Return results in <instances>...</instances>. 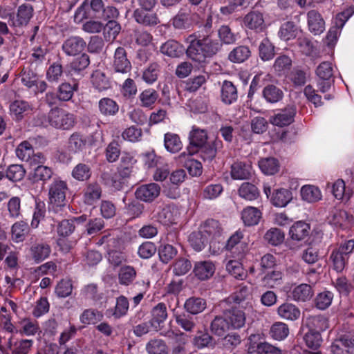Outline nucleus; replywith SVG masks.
<instances>
[{"label": "nucleus", "instance_id": "1", "mask_svg": "<svg viewBox=\"0 0 354 354\" xmlns=\"http://www.w3.org/2000/svg\"><path fill=\"white\" fill-rule=\"evenodd\" d=\"M218 35L220 41L214 38L212 16L209 15L205 21L198 26V30L187 37L186 41L189 44L187 56L196 62L204 63L221 50L223 44H232L236 39L231 28L226 25L219 28Z\"/></svg>", "mask_w": 354, "mask_h": 354}, {"label": "nucleus", "instance_id": "2", "mask_svg": "<svg viewBox=\"0 0 354 354\" xmlns=\"http://www.w3.org/2000/svg\"><path fill=\"white\" fill-rule=\"evenodd\" d=\"M118 142L112 140V162L120 158L117 171L112 176V187L121 190L124 186L127 187L128 178L131 172L133 157L128 152H121Z\"/></svg>", "mask_w": 354, "mask_h": 354}, {"label": "nucleus", "instance_id": "3", "mask_svg": "<svg viewBox=\"0 0 354 354\" xmlns=\"http://www.w3.org/2000/svg\"><path fill=\"white\" fill-rule=\"evenodd\" d=\"M68 190L66 181L60 178H55L49 185L48 202L50 208L55 212L66 205V194Z\"/></svg>", "mask_w": 354, "mask_h": 354}, {"label": "nucleus", "instance_id": "4", "mask_svg": "<svg viewBox=\"0 0 354 354\" xmlns=\"http://www.w3.org/2000/svg\"><path fill=\"white\" fill-rule=\"evenodd\" d=\"M317 79L316 85L318 91L322 93L328 92L335 83V75L333 64L330 62L320 63L315 70Z\"/></svg>", "mask_w": 354, "mask_h": 354}, {"label": "nucleus", "instance_id": "5", "mask_svg": "<svg viewBox=\"0 0 354 354\" xmlns=\"http://www.w3.org/2000/svg\"><path fill=\"white\" fill-rule=\"evenodd\" d=\"M48 118L52 127L64 130L70 129L75 123V117L73 114L57 107L50 111Z\"/></svg>", "mask_w": 354, "mask_h": 354}, {"label": "nucleus", "instance_id": "6", "mask_svg": "<svg viewBox=\"0 0 354 354\" xmlns=\"http://www.w3.org/2000/svg\"><path fill=\"white\" fill-rule=\"evenodd\" d=\"M224 248L230 252L233 257L241 259L248 251V244L244 234L240 230L236 231L227 240Z\"/></svg>", "mask_w": 354, "mask_h": 354}, {"label": "nucleus", "instance_id": "7", "mask_svg": "<svg viewBox=\"0 0 354 354\" xmlns=\"http://www.w3.org/2000/svg\"><path fill=\"white\" fill-rule=\"evenodd\" d=\"M328 221L335 230H346L352 227L354 217L346 210L333 208L329 213Z\"/></svg>", "mask_w": 354, "mask_h": 354}, {"label": "nucleus", "instance_id": "8", "mask_svg": "<svg viewBox=\"0 0 354 354\" xmlns=\"http://www.w3.org/2000/svg\"><path fill=\"white\" fill-rule=\"evenodd\" d=\"M297 109L294 105H288L283 109L276 110L274 114L270 117V122L279 127H284L290 125L295 121Z\"/></svg>", "mask_w": 354, "mask_h": 354}, {"label": "nucleus", "instance_id": "9", "mask_svg": "<svg viewBox=\"0 0 354 354\" xmlns=\"http://www.w3.org/2000/svg\"><path fill=\"white\" fill-rule=\"evenodd\" d=\"M231 330L240 329L245 326L246 317L243 310L237 306H230L223 310Z\"/></svg>", "mask_w": 354, "mask_h": 354}, {"label": "nucleus", "instance_id": "10", "mask_svg": "<svg viewBox=\"0 0 354 354\" xmlns=\"http://www.w3.org/2000/svg\"><path fill=\"white\" fill-rule=\"evenodd\" d=\"M333 354H353L354 351V336L351 333L341 335L330 346Z\"/></svg>", "mask_w": 354, "mask_h": 354}, {"label": "nucleus", "instance_id": "11", "mask_svg": "<svg viewBox=\"0 0 354 354\" xmlns=\"http://www.w3.org/2000/svg\"><path fill=\"white\" fill-rule=\"evenodd\" d=\"M160 193V187L154 183L139 186L135 192L137 199L145 203L153 202Z\"/></svg>", "mask_w": 354, "mask_h": 354}, {"label": "nucleus", "instance_id": "12", "mask_svg": "<svg viewBox=\"0 0 354 354\" xmlns=\"http://www.w3.org/2000/svg\"><path fill=\"white\" fill-rule=\"evenodd\" d=\"M179 210L173 203L163 205L157 213V221L164 225H171L176 223L179 216Z\"/></svg>", "mask_w": 354, "mask_h": 354}, {"label": "nucleus", "instance_id": "13", "mask_svg": "<svg viewBox=\"0 0 354 354\" xmlns=\"http://www.w3.org/2000/svg\"><path fill=\"white\" fill-rule=\"evenodd\" d=\"M230 169V175L234 180H249L254 174L252 164L249 162L235 161Z\"/></svg>", "mask_w": 354, "mask_h": 354}, {"label": "nucleus", "instance_id": "14", "mask_svg": "<svg viewBox=\"0 0 354 354\" xmlns=\"http://www.w3.org/2000/svg\"><path fill=\"white\" fill-rule=\"evenodd\" d=\"M314 295L313 287L308 283H301L293 287L288 293V297L296 302H307Z\"/></svg>", "mask_w": 354, "mask_h": 354}, {"label": "nucleus", "instance_id": "15", "mask_svg": "<svg viewBox=\"0 0 354 354\" xmlns=\"http://www.w3.org/2000/svg\"><path fill=\"white\" fill-rule=\"evenodd\" d=\"M223 147V142L220 140H214L212 142L206 144L195 149L194 153H199L200 157L205 161L212 162L216 157L218 150Z\"/></svg>", "mask_w": 354, "mask_h": 354}, {"label": "nucleus", "instance_id": "16", "mask_svg": "<svg viewBox=\"0 0 354 354\" xmlns=\"http://www.w3.org/2000/svg\"><path fill=\"white\" fill-rule=\"evenodd\" d=\"M223 227L218 220L207 219L201 225V231L209 238L210 250L214 244L213 240L219 238L223 233Z\"/></svg>", "mask_w": 354, "mask_h": 354}, {"label": "nucleus", "instance_id": "17", "mask_svg": "<svg viewBox=\"0 0 354 354\" xmlns=\"http://www.w3.org/2000/svg\"><path fill=\"white\" fill-rule=\"evenodd\" d=\"M33 15V7L30 4H22L19 6L17 15L10 17L12 25L15 27L26 26Z\"/></svg>", "mask_w": 354, "mask_h": 354}, {"label": "nucleus", "instance_id": "18", "mask_svg": "<svg viewBox=\"0 0 354 354\" xmlns=\"http://www.w3.org/2000/svg\"><path fill=\"white\" fill-rule=\"evenodd\" d=\"M207 138L206 130L193 127L189 136V145L187 148L188 153H194L195 149H198V147L207 143Z\"/></svg>", "mask_w": 354, "mask_h": 354}, {"label": "nucleus", "instance_id": "19", "mask_svg": "<svg viewBox=\"0 0 354 354\" xmlns=\"http://www.w3.org/2000/svg\"><path fill=\"white\" fill-rule=\"evenodd\" d=\"M244 26L257 32H261L265 28L263 13L257 10L249 12L243 19Z\"/></svg>", "mask_w": 354, "mask_h": 354}, {"label": "nucleus", "instance_id": "20", "mask_svg": "<svg viewBox=\"0 0 354 354\" xmlns=\"http://www.w3.org/2000/svg\"><path fill=\"white\" fill-rule=\"evenodd\" d=\"M151 315L150 321L153 329L160 330L168 317L166 304L162 302L158 303L151 309Z\"/></svg>", "mask_w": 354, "mask_h": 354}, {"label": "nucleus", "instance_id": "21", "mask_svg": "<svg viewBox=\"0 0 354 354\" xmlns=\"http://www.w3.org/2000/svg\"><path fill=\"white\" fill-rule=\"evenodd\" d=\"M152 10L136 9L133 17L135 21L145 26H155L160 23L158 15Z\"/></svg>", "mask_w": 354, "mask_h": 354}, {"label": "nucleus", "instance_id": "22", "mask_svg": "<svg viewBox=\"0 0 354 354\" xmlns=\"http://www.w3.org/2000/svg\"><path fill=\"white\" fill-rule=\"evenodd\" d=\"M238 97L236 86L231 81L224 80L221 87V102L230 105L237 102Z\"/></svg>", "mask_w": 354, "mask_h": 354}, {"label": "nucleus", "instance_id": "23", "mask_svg": "<svg viewBox=\"0 0 354 354\" xmlns=\"http://www.w3.org/2000/svg\"><path fill=\"white\" fill-rule=\"evenodd\" d=\"M174 318L176 324L187 332H192L196 328L197 318L186 311L174 312Z\"/></svg>", "mask_w": 354, "mask_h": 354}, {"label": "nucleus", "instance_id": "24", "mask_svg": "<svg viewBox=\"0 0 354 354\" xmlns=\"http://www.w3.org/2000/svg\"><path fill=\"white\" fill-rule=\"evenodd\" d=\"M307 22L309 30L314 35H319L325 30V21L321 14L311 10L307 12Z\"/></svg>", "mask_w": 354, "mask_h": 354}, {"label": "nucleus", "instance_id": "25", "mask_svg": "<svg viewBox=\"0 0 354 354\" xmlns=\"http://www.w3.org/2000/svg\"><path fill=\"white\" fill-rule=\"evenodd\" d=\"M86 41L80 37L74 36L68 38L62 45L64 52L70 56L80 53L86 47Z\"/></svg>", "mask_w": 354, "mask_h": 354}, {"label": "nucleus", "instance_id": "26", "mask_svg": "<svg viewBox=\"0 0 354 354\" xmlns=\"http://www.w3.org/2000/svg\"><path fill=\"white\" fill-rule=\"evenodd\" d=\"M193 22L191 10L188 8H181L172 19V24L176 29L189 28Z\"/></svg>", "mask_w": 354, "mask_h": 354}, {"label": "nucleus", "instance_id": "27", "mask_svg": "<svg viewBox=\"0 0 354 354\" xmlns=\"http://www.w3.org/2000/svg\"><path fill=\"white\" fill-rule=\"evenodd\" d=\"M160 50L165 55L176 58L183 55L184 53H186L187 49L178 41L170 39L161 45Z\"/></svg>", "mask_w": 354, "mask_h": 354}, {"label": "nucleus", "instance_id": "28", "mask_svg": "<svg viewBox=\"0 0 354 354\" xmlns=\"http://www.w3.org/2000/svg\"><path fill=\"white\" fill-rule=\"evenodd\" d=\"M10 111L17 120H21L30 114L32 111V105L27 101L17 100L10 105Z\"/></svg>", "mask_w": 354, "mask_h": 354}, {"label": "nucleus", "instance_id": "29", "mask_svg": "<svg viewBox=\"0 0 354 354\" xmlns=\"http://www.w3.org/2000/svg\"><path fill=\"white\" fill-rule=\"evenodd\" d=\"M310 226L308 223L299 221L295 222L289 229V236L293 241H300L308 236Z\"/></svg>", "mask_w": 354, "mask_h": 354}, {"label": "nucleus", "instance_id": "30", "mask_svg": "<svg viewBox=\"0 0 354 354\" xmlns=\"http://www.w3.org/2000/svg\"><path fill=\"white\" fill-rule=\"evenodd\" d=\"M193 272L198 279L207 280L214 274L215 266L210 261H198L195 263Z\"/></svg>", "mask_w": 354, "mask_h": 354}, {"label": "nucleus", "instance_id": "31", "mask_svg": "<svg viewBox=\"0 0 354 354\" xmlns=\"http://www.w3.org/2000/svg\"><path fill=\"white\" fill-rule=\"evenodd\" d=\"M292 199V193L288 189L279 188L274 189L270 198L272 204L275 207H286Z\"/></svg>", "mask_w": 354, "mask_h": 354}, {"label": "nucleus", "instance_id": "32", "mask_svg": "<svg viewBox=\"0 0 354 354\" xmlns=\"http://www.w3.org/2000/svg\"><path fill=\"white\" fill-rule=\"evenodd\" d=\"M277 314L281 319L295 321L299 318L301 312L295 304L285 302L278 307Z\"/></svg>", "mask_w": 354, "mask_h": 354}, {"label": "nucleus", "instance_id": "33", "mask_svg": "<svg viewBox=\"0 0 354 354\" xmlns=\"http://www.w3.org/2000/svg\"><path fill=\"white\" fill-rule=\"evenodd\" d=\"M261 216V212L257 207L252 206H247L241 212V219L246 226L257 225L260 221Z\"/></svg>", "mask_w": 354, "mask_h": 354}, {"label": "nucleus", "instance_id": "34", "mask_svg": "<svg viewBox=\"0 0 354 354\" xmlns=\"http://www.w3.org/2000/svg\"><path fill=\"white\" fill-rule=\"evenodd\" d=\"M114 67L116 72L122 73L128 72L131 68V63L127 58L124 48L118 47L114 55Z\"/></svg>", "mask_w": 354, "mask_h": 354}, {"label": "nucleus", "instance_id": "35", "mask_svg": "<svg viewBox=\"0 0 354 354\" xmlns=\"http://www.w3.org/2000/svg\"><path fill=\"white\" fill-rule=\"evenodd\" d=\"M207 307L206 300L201 297H192L186 299L184 308L192 315L202 313Z\"/></svg>", "mask_w": 354, "mask_h": 354}, {"label": "nucleus", "instance_id": "36", "mask_svg": "<svg viewBox=\"0 0 354 354\" xmlns=\"http://www.w3.org/2000/svg\"><path fill=\"white\" fill-rule=\"evenodd\" d=\"M301 32L298 26L293 21H286L279 28L278 35L283 41H289L295 39Z\"/></svg>", "mask_w": 354, "mask_h": 354}, {"label": "nucleus", "instance_id": "37", "mask_svg": "<svg viewBox=\"0 0 354 354\" xmlns=\"http://www.w3.org/2000/svg\"><path fill=\"white\" fill-rule=\"evenodd\" d=\"M159 98V93L153 88H149L142 91L139 96L140 105L142 107L152 109Z\"/></svg>", "mask_w": 354, "mask_h": 354}, {"label": "nucleus", "instance_id": "38", "mask_svg": "<svg viewBox=\"0 0 354 354\" xmlns=\"http://www.w3.org/2000/svg\"><path fill=\"white\" fill-rule=\"evenodd\" d=\"M106 21V23L104 24L102 21H88L83 25V30L90 33H96L100 32L104 28V35L107 39L110 37L111 27L109 26V24L111 23V20L109 19Z\"/></svg>", "mask_w": 354, "mask_h": 354}, {"label": "nucleus", "instance_id": "39", "mask_svg": "<svg viewBox=\"0 0 354 354\" xmlns=\"http://www.w3.org/2000/svg\"><path fill=\"white\" fill-rule=\"evenodd\" d=\"M262 96L267 102L274 104L283 99V92L274 84H268L263 88Z\"/></svg>", "mask_w": 354, "mask_h": 354}, {"label": "nucleus", "instance_id": "40", "mask_svg": "<svg viewBox=\"0 0 354 354\" xmlns=\"http://www.w3.org/2000/svg\"><path fill=\"white\" fill-rule=\"evenodd\" d=\"M251 56V50L248 46L240 45L233 48L228 54V59L233 63H243Z\"/></svg>", "mask_w": 354, "mask_h": 354}, {"label": "nucleus", "instance_id": "41", "mask_svg": "<svg viewBox=\"0 0 354 354\" xmlns=\"http://www.w3.org/2000/svg\"><path fill=\"white\" fill-rule=\"evenodd\" d=\"M161 66L158 62H151L146 67L142 75V80L147 84H153L160 74Z\"/></svg>", "mask_w": 354, "mask_h": 354}, {"label": "nucleus", "instance_id": "42", "mask_svg": "<svg viewBox=\"0 0 354 354\" xmlns=\"http://www.w3.org/2000/svg\"><path fill=\"white\" fill-rule=\"evenodd\" d=\"M102 194L100 186L97 183H92L87 185L84 190V203L91 205L98 199Z\"/></svg>", "mask_w": 354, "mask_h": 354}, {"label": "nucleus", "instance_id": "43", "mask_svg": "<svg viewBox=\"0 0 354 354\" xmlns=\"http://www.w3.org/2000/svg\"><path fill=\"white\" fill-rule=\"evenodd\" d=\"M164 146L170 153L178 152L183 147V144L178 134L167 132L164 136Z\"/></svg>", "mask_w": 354, "mask_h": 354}, {"label": "nucleus", "instance_id": "44", "mask_svg": "<svg viewBox=\"0 0 354 354\" xmlns=\"http://www.w3.org/2000/svg\"><path fill=\"white\" fill-rule=\"evenodd\" d=\"M211 331L217 336H223L225 333L231 330L227 319L223 315L216 316L210 324Z\"/></svg>", "mask_w": 354, "mask_h": 354}, {"label": "nucleus", "instance_id": "45", "mask_svg": "<svg viewBox=\"0 0 354 354\" xmlns=\"http://www.w3.org/2000/svg\"><path fill=\"white\" fill-rule=\"evenodd\" d=\"M192 248L196 252L202 251L209 243V238L202 232H194L189 236Z\"/></svg>", "mask_w": 354, "mask_h": 354}, {"label": "nucleus", "instance_id": "46", "mask_svg": "<svg viewBox=\"0 0 354 354\" xmlns=\"http://www.w3.org/2000/svg\"><path fill=\"white\" fill-rule=\"evenodd\" d=\"M301 198L308 203H315L322 199L320 189L314 185H304L301 189Z\"/></svg>", "mask_w": 354, "mask_h": 354}, {"label": "nucleus", "instance_id": "47", "mask_svg": "<svg viewBox=\"0 0 354 354\" xmlns=\"http://www.w3.org/2000/svg\"><path fill=\"white\" fill-rule=\"evenodd\" d=\"M53 174V171L50 167L39 165L34 169L33 173L30 174L29 179L33 183L46 182L51 178Z\"/></svg>", "mask_w": 354, "mask_h": 354}, {"label": "nucleus", "instance_id": "48", "mask_svg": "<svg viewBox=\"0 0 354 354\" xmlns=\"http://www.w3.org/2000/svg\"><path fill=\"white\" fill-rule=\"evenodd\" d=\"M274 49V46L268 37L263 39L259 46V57L264 62L272 59L275 55Z\"/></svg>", "mask_w": 354, "mask_h": 354}, {"label": "nucleus", "instance_id": "49", "mask_svg": "<svg viewBox=\"0 0 354 354\" xmlns=\"http://www.w3.org/2000/svg\"><path fill=\"white\" fill-rule=\"evenodd\" d=\"M226 270L238 280H244L248 276V272L243 264L236 260H230L226 264Z\"/></svg>", "mask_w": 354, "mask_h": 354}, {"label": "nucleus", "instance_id": "50", "mask_svg": "<svg viewBox=\"0 0 354 354\" xmlns=\"http://www.w3.org/2000/svg\"><path fill=\"white\" fill-rule=\"evenodd\" d=\"M258 165L261 171L266 175H274L279 170V162L275 158H262Z\"/></svg>", "mask_w": 354, "mask_h": 354}, {"label": "nucleus", "instance_id": "51", "mask_svg": "<svg viewBox=\"0 0 354 354\" xmlns=\"http://www.w3.org/2000/svg\"><path fill=\"white\" fill-rule=\"evenodd\" d=\"M160 261L167 264L170 262L178 254V250L169 243H161L158 248Z\"/></svg>", "mask_w": 354, "mask_h": 354}, {"label": "nucleus", "instance_id": "52", "mask_svg": "<svg viewBox=\"0 0 354 354\" xmlns=\"http://www.w3.org/2000/svg\"><path fill=\"white\" fill-rule=\"evenodd\" d=\"M129 308V299L124 295L116 298L115 305L112 308V317L115 319H120L126 316Z\"/></svg>", "mask_w": 354, "mask_h": 354}, {"label": "nucleus", "instance_id": "53", "mask_svg": "<svg viewBox=\"0 0 354 354\" xmlns=\"http://www.w3.org/2000/svg\"><path fill=\"white\" fill-rule=\"evenodd\" d=\"M329 260L332 263L333 270L337 272H341L348 263V258L334 248L330 254Z\"/></svg>", "mask_w": 354, "mask_h": 354}, {"label": "nucleus", "instance_id": "54", "mask_svg": "<svg viewBox=\"0 0 354 354\" xmlns=\"http://www.w3.org/2000/svg\"><path fill=\"white\" fill-rule=\"evenodd\" d=\"M289 334L288 326L281 322H274L270 327V336L277 341L285 339Z\"/></svg>", "mask_w": 354, "mask_h": 354}, {"label": "nucleus", "instance_id": "55", "mask_svg": "<svg viewBox=\"0 0 354 354\" xmlns=\"http://www.w3.org/2000/svg\"><path fill=\"white\" fill-rule=\"evenodd\" d=\"M50 252V247L46 243H36L30 248L32 257L37 263L46 259Z\"/></svg>", "mask_w": 354, "mask_h": 354}, {"label": "nucleus", "instance_id": "56", "mask_svg": "<svg viewBox=\"0 0 354 354\" xmlns=\"http://www.w3.org/2000/svg\"><path fill=\"white\" fill-rule=\"evenodd\" d=\"M136 277V271L133 266H122L118 272V280L121 285L129 286Z\"/></svg>", "mask_w": 354, "mask_h": 354}, {"label": "nucleus", "instance_id": "57", "mask_svg": "<svg viewBox=\"0 0 354 354\" xmlns=\"http://www.w3.org/2000/svg\"><path fill=\"white\" fill-rule=\"evenodd\" d=\"M264 239L268 244L278 246L284 241L285 234L279 228L272 227L266 232Z\"/></svg>", "mask_w": 354, "mask_h": 354}, {"label": "nucleus", "instance_id": "58", "mask_svg": "<svg viewBox=\"0 0 354 354\" xmlns=\"http://www.w3.org/2000/svg\"><path fill=\"white\" fill-rule=\"evenodd\" d=\"M238 192L239 196L247 201H254L259 196L258 188L250 183H242Z\"/></svg>", "mask_w": 354, "mask_h": 354}, {"label": "nucleus", "instance_id": "59", "mask_svg": "<svg viewBox=\"0 0 354 354\" xmlns=\"http://www.w3.org/2000/svg\"><path fill=\"white\" fill-rule=\"evenodd\" d=\"M304 340L306 345L313 350L318 349L322 342L320 333L313 328H308L304 336Z\"/></svg>", "mask_w": 354, "mask_h": 354}, {"label": "nucleus", "instance_id": "60", "mask_svg": "<svg viewBox=\"0 0 354 354\" xmlns=\"http://www.w3.org/2000/svg\"><path fill=\"white\" fill-rule=\"evenodd\" d=\"M333 297V293L326 290L318 293L314 300L315 307L322 310L327 309L331 305Z\"/></svg>", "mask_w": 354, "mask_h": 354}, {"label": "nucleus", "instance_id": "61", "mask_svg": "<svg viewBox=\"0 0 354 354\" xmlns=\"http://www.w3.org/2000/svg\"><path fill=\"white\" fill-rule=\"evenodd\" d=\"M260 339V335H251L249 337V343L248 346L247 353L248 354H263L267 345V342H259Z\"/></svg>", "mask_w": 354, "mask_h": 354}, {"label": "nucleus", "instance_id": "62", "mask_svg": "<svg viewBox=\"0 0 354 354\" xmlns=\"http://www.w3.org/2000/svg\"><path fill=\"white\" fill-rule=\"evenodd\" d=\"M148 354H168L165 342L161 339H152L146 345Z\"/></svg>", "mask_w": 354, "mask_h": 354}, {"label": "nucleus", "instance_id": "63", "mask_svg": "<svg viewBox=\"0 0 354 354\" xmlns=\"http://www.w3.org/2000/svg\"><path fill=\"white\" fill-rule=\"evenodd\" d=\"M223 192V187L221 183H210L203 187L201 194L205 199L214 200L219 197Z\"/></svg>", "mask_w": 354, "mask_h": 354}, {"label": "nucleus", "instance_id": "64", "mask_svg": "<svg viewBox=\"0 0 354 354\" xmlns=\"http://www.w3.org/2000/svg\"><path fill=\"white\" fill-rule=\"evenodd\" d=\"M29 227L24 221L15 223L11 229L12 238L15 242H21L28 233Z\"/></svg>", "mask_w": 354, "mask_h": 354}]
</instances>
